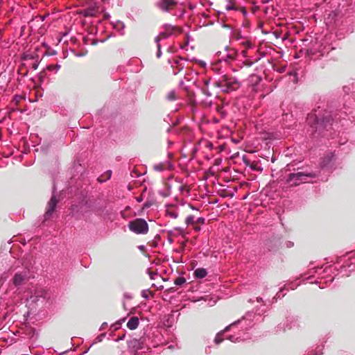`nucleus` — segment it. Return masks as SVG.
<instances>
[{
	"mask_svg": "<svg viewBox=\"0 0 355 355\" xmlns=\"http://www.w3.org/2000/svg\"><path fill=\"white\" fill-rule=\"evenodd\" d=\"M306 122L311 129V134L314 137H319L323 131L331 127L334 119L331 115H317L315 112H309Z\"/></svg>",
	"mask_w": 355,
	"mask_h": 355,
	"instance_id": "f257e3e1",
	"label": "nucleus"
},
{
	"mask_svg": "<svg viewBox=\"0 0 355 355\" xmlns=\"http://www.w3.org/2000/svg\"><path fill=\"white\" fill-rule=\"evenodd\" d=\"M265 306V304H261V307L256 309V312L254 313L252 311H248L246 314L243 317L241 320H238L237 321L234 322L230 325L227 326L223 331L218 333L214 338V343L216 345L220 344L224 339L223 334L225 331H228L229 329L236 327L239 324L245 322V324L242 327V328L247 329L249 327H252L253 325L252 322L251 321V318L254 317L255 315H261V312L265 311L263 307Z\"/></svg>",
	"mask_w": 355,
	"mask_h": 355,
	"instance_id": "f03ea898",
	"label": "nucleus"
},
{
	"mask_svg": "<svg viewBox=\"0 0 355 355\" xmlns=\"http://www.w3.org/2000/svg\"><path fill=\"white\" fill-rule=\"evenodd\" d=\"M213 85L223 92L235 91L240 87V83L235 78L227 76L220 77L218 80L214 81Z\"/></svg>",
	"mask_w": 355,
	"mask_h": 355,
	"instance_id": "7ed1b4c3",
	"label": "nucleus"
},
{
	"mask_svg": "<svg viewBox=\"0 0 355 355\" xmlns=\"http://www.w3.org/2000/svg\"><path fill=\"white\" fill-rule=\"evenodd\" d=\"M318 176L316 172H297L289 173L286 182L291 187H296L300 184L306 182L307 178H315Z\"/></svg>",
	"mask_w": 355,
	"mask_h": 355,
	"instance_id": "20e7f679",
	"label": "nucleus"
},
{
	"mask_svg": "<svg viewBox=\"0 0 355 355\" xmlns=\"http://www.w3.org/2000/svg\"><path fill=\"white\" fill-rule=\"evenodd\" d=\"M60 201V199H58L56 196V187L55 183H53V189H52V195L51 196L50 200H49L46 211L44 214V220H49L53 216V213L55 212L58 204Z\"/></svg>",
	"mask_w": 355,
	"mask_h": 355,
	"instance_id": "39448f33",
	"label": "nucleus"
},
{
	"mask_svg": "<svg viewBox=\"0 0 355 355\" xmlns=\"http://www.w3.org/2000/svg\"><path fill=\"white\" fill-rule=\"evenodd\" d=\"M128 227L130 231L137 234H144L148 231V224L145 219L141 218L130 221Z\"/></svg>",
	"mask_w": 355,
	"mask_h": 355,
	"instance_id": "423d86ee",
	"label": "nucleus"
},
{
	"mask_svg": "<svg viewBox=\"0 0 355 355\" xmlns=\"http://www.w3.org/2000/svg\"><path fill=\"white\" fill-rule=\"evenodd\" d=\"M335 161V154L333 152H329L324 155L320 159L319 165L321 169L324 170L327 169L328 171H331L334 164Z\"/></svg>",
	"mask_w": 355,
	"mask_h": 355,
	"instance_id": "0eeeda50",
	"label": "nucleus"
},
{
	"mask_svg": "<svg viewBox=\"0 0 355 355\" xmlns=\"http://www.w3.org/2000/svg\"><path fill=\"white\" fill-rule=\"evenodd\" d=\"M322 267H318L316 268L315 270V272L318 273V275H320L319 278L321 279H324L326 284L332 283L335 279V277L331 274L333 270L331 266L326 267L324 270H322Z\"/></svg>",
	"mask_w": 355,
	"mask_h": 355,
	"instance_id": "6e6552de",
	"label": "nucleus"
},
{
	"mask_svg": "<svg viewBox=\"0 0 355 355\" xmlns=\"http://www.w3.org/2000/svg\"><path fill=\"white\" fill-rule=\"evenodd\" d=\"M281 244V238L278 236H272L265 242V245L270 252H276Z\"/></svg>",
	"mask_w": 355,
	"mask_h": 355,
	"instance_id": "1a4fd4ad",
	"label": "nucleus"
},
{
	"mask_svg": "<svg viewBox=\"0 0 355 355\" xmlns=\"http://www.w3.org/2000/svg\"><path fill=\"white\" fill-rule=\"evenodd\" d=\"M128 349L133 352H138L144 349V342L142 338H132L128 342Z\"/></svg>",
	"mask_w": 355,
	"mask_h": 355,
	"instance_id": "9d476101",
	"label": "nucleus"
},
{
	"mask_svg": "<svg viewBox=\"0 0 355 355\" xmlns=\"http://www.w3.org/2000/svg\"><path fill=\"white\" fill-rule=\"evenodd\" d=\"M176 4L177 2L175 0H161L156 3V6L162 11L169 12Z\"/></svg>",
	"mask_w": 355,
	"mask_h": 355,
	"instance_id": "9b49d317",
	"label": "nucleus"
},
{
	"mask_svg": "<svg viewBox=\"0 0 355 355\" xmlns=\"http://www.w3.org/2000/svg\"><path fill=\"white\" fill-rule=\"evenodd\" d=\"M174 113L175 112L170 113V114H167L166 118H164V121H166V123H168L170 125V127L168 128V129H167L168 132H170L171 126L177 125L183 119V117L182 116H173Z\"/></svg>",
	"mask_w": 355,
	"mask_h": 355,
	"instance_id": "f8f14e48",
	"label": "nucleus"
},
{
	"mask_svg": "<svg viewBox=\"0 0 355 355\" xmlns=\"http://www.w3.org/2000/svg\"><path fill=\"white\" fill-rule=\"evenodd\" d=\"M69 215L76 220H80L83 216V206L80 205H72L70 207Z\"/></svg>",
	"mask_w": 355,
	"mask_h": 355,
	"instance_id": "ddd939ff",
	"label": "nucleus"
},
{
	"mask_svg": "<svg viewBox=\"0 0 355 355\" xmlns=\"http://www.w3.org/2000/svg\"><path fill=\"white\" fill-rule=\"evenodd\" d=\"M26 278V272H16L12 279V283L15 287L17 288L23 284Z\"/></svg>",
	"mask_w": 355,
	"mask_h": 355,
	"instance_id": "4468645a",
	"label": "nucleus"
},
{
	"mask_svg": "<svg viewBox=\"0 0 355 355\" xmlns=\"http://www.w3.org/2000/svg\"><path fill=\"white\" fill-rule=\"evenodd\" d=\"M98 8L96 5H92L89 7L82 9L80 11V14L84 17H94L98 13Z\"/></svg>",
	"mask_w": 355,
	"mask_h": 355,
	"instance_id": "2eb2a0df",
	"label": "nucleus"
},
{
	"mask_svg": "<svg viewBox=\"0 0 355 355\" xmlns=\"http://www.w3.org/2000/svg\"><path fill=\"white\" fill-rule=\"evenodd\" d=\"M207 270L204 268H198L194 270L193 275L196 279H201L207 275Z\"/></svg>",
	"mask_w": 355,
	"mask_h": 355,
	"instance_id": "dca6fc26",
	"label": "nucleus"
},
{
	"mask_svg": "<svg viewBox=\"0 0 355 355\" xmlns=\"http://www.w3.org/2000/svg\"><path fill=\"white\" fill-rule=\"evenodd\" d=\"M139 324V318L137 316L131 317L127 322V327L130 330L136 329Z\"/></svg>",
	"mask_w": 355,
	"mask_h": 355,
	"instance_id": "f3484780",
	"label": "nucleus"
},
{
	"mask_svg": "<svg viewBox=\"0 0 355 355\" xmlns=\"http://www.w3.org/2000/svg\"><path fill=\"white\" fill-rule=\"evenodd\" d=\"M112 174V171L107 170L97 178V181L99 183H104L111 178Z\"/></svg>",
	"mask_w": 355,
	"mask_h": 355,
	"instance_id": "a211bd4d",
	"label": "nucleus"
},
{
	"mask_svg": "<svg viewBox=\"0 0 355 355\" xmlns=\"http://www.w3.org/2000/svg\"><path fill=\"white\" fill-rule=\"evenodd\" d=\"M225 338L229 340H230L232 343L240 342V341L243 340L245 339L244 338H243L241 336V333H238V334L228 335V336H226Z\"/></svg>",
	"mask_w": 355,
	"mask_h": 355,
	"instance_id": "6ab92c4d",
	"label": "nucleus"
},
{
	"mask_svg": "<svg viewBox=\"0 0 355 355\" xmlns=\"http://www.w3.org/2000/svg\"><path fill=\"white\" fill-rule=\"evenodd\" d=\"M236 60L237 62L236 65L240 68H242L243 66L251 67L254 63L250 59L242 60L237 58Z\"/></svg>",
	"mask_w": 355,
	"mask_h": 355,
	"instance_id": "aec40b11",
	"label": "nucleus"
},
{
	"mask_svg": "<svg viewBox=\"0 0 355 355\" xmlns=\"http://www.w3.org/2000/svg\"><path fill=\"white\" fill-rule=\"evenodd\" d=\"M177 29L178 28L176 26L170 24H165L163 26V31H164L168 36H171Z\"/></svg>",
	"mask_w": 355,
	"mask_h": 355,
	"instance_id": "412c9836",
	"label": "nucleus"
},
{
	"mask_svg": "<svg viewBox=\"0 0 355 355\" xmlns=\"http://www.w3.org/2000/svg\"><path fill=\"white\" fill-rule=\"evenodd\" d=\"M169 36L166 34V33L164 31H162L155 39V42L156 44L159 43L160 40L162 39H166Z\"/></svg>",
	"mask_w": 355,
	"mask_h": 355,
	"instance_id": "4be33fe9",
	"label": "nucleus"
},
{
	"mask_svg": "<svg viewBox=\"0 0 355 355\" xmlns=\"http://www.w3.org/2000/svg\"><path fill=\"white\" fill-rule=\"evenodd\" d=\"M186 282V279L184 277L179 276L174 280V284L178 286H182Z\"/></svg>",
	"mask_w": 355,
	"mask_h": 355,
	"instance_id": "5701e85b",
	"label": "nucleus"
},
{
	"mask_svg": "<svg viewBox=\"0 0 355 355\" xmlns=\"http://www.w3.org/2000/svg\"><path fill=\"white\" fill-rule=\"evenodd\" d=\"M240 44H241V45L244 46L245 48V49H250L252 48V46H253V44H252L251 42H250L248 40H245V39H243Z\"/></svg>",
	"mask_w": 355,
	"mask_h": 355,
	"instance_id": "b1692460",
	"label": "nucleus"
},
{
	"mask_svg": "<svg viewBox=\"0 0 355 355\" xmlns=\"http://www.w3.org/2000/svg\"><path fill=\"white\" fill-rule=\"evenodd\" d=\"M284 291H288V288L286 286H284L282 288H280L279 291L276 294L275 298L276 299H281L283 297L286 293H283Z\"/></svg>",
	"mask_w": 355,
	"mask_h": 355,
	"instance_id": "393cba45",
	"label": "nucleus"
},
{
	"mask_svg": "<svg viewBox=\"0 0 355 355\" xmlns=\"http://www.w3.org/2000/svg\"><path fill=\"white\" fill-rule=\"evenodd\" d=\"M166 214L167 216H168L173 218H177L178 217V213L176 211L166 210Z\"/></svg>",
	"mask_w": 355,
	"mask_h": 355,
	"instance_id": "a878e982",
	"label": "nucleus"
},
{
	"mask_svg": "<svg viewBox=\"0 0 355 355\" xmlns=\"http://www.w3.org/2000/svg\"><path fill=\"white\" fill-rule=\"evenodd\" d=\"M295 320V318L294 316H288L286 318L287 322L292 323ZM293 326H295V324H293V325H292L291 324H286V327L288 329H291Z\"/></svg>",
	"mask_w": 355,
	"mask_h": 355,
	"instance_id": "bb28decb",
	"label": "nucleus"
},
{
	"mask_svg": "<svg viewBox=\"0 0 355 355\" xmlns=\"http://www.w3.org/2000/svg\"><path fill=\"white\" fill-rule=\"evenodd\" d=\"M194 223V216L193 215H189L186 218L185 223L187 224V225H191Z\"/></svg>",
	"mask_w": 355,
	"mask_h": 355,
	"instance_id": "cd10ccee",
	"label": "nucleus"
},
{
	"mask_svg": "<svg viewBox=\"0 0 355 355\" xmlns=\"http://www.w3.org/2000/svg\"><path fill=\"white\" fill-rule=\"evenodd\" d=\"M288 290L290 288L291 290H295L299 286V283L295 282H290L288 285H285Z\"/></svg>",
	"mask_w": 355,
	"mask_h": 355,
	"instance_id": "c85d7f7f",
	"label": "nucleus"
},
{
	"mask_svg": "<svg viewBox=\"0 0 355 355\" xmlns=\"http://www.w3.org/2000/svg\"><path fill=\"white\" fill-rule=\"evenodd\" d=\"M176 96L175 91H171L167 95V99L169 101H174L176 99Z\"/></svg>",
	"mask_w": 355,
	"mask_h": 355,
	"instance_id": "c756f323",
	"label": "nucleus"
},
{
	"mask_svg": "<svg viewBox=\"0 0 355 355\" xmlns=\"http://www.w3.org/2000/svg\"><path fill=\"white\" fill-rule=\"evenodd\" d=\"M148 293H151L149 289L143 290L141 293V297L143 298H144L145 300H148L149 299Z\"/></svg>",
	"mask_w": 355,
	"mask_h": 355,
	"instance_id": "7c9ffc66",
	"label": "nucleus"
},
{
	"mask_svg": "<svg viewBox=\"0 0 355 355\" xmlns=\"http://www.w3.org/2000/svg\"><path fill=\"white\" fill-rule=\"evenodd\" d=\"M154 169L157 171H163L164 168L163 166V165L162 164H155L154 166H153Z\"/></svg>",
	"mask_w": 355,
	"mask_h": 355,
	"instance_id": "2f4dec72",
	"label": "nucleus"
},
{
	"mask_svg": "<svg viewBox=\"0 0 355 355\" xmlns=\"http://www.w3.org/2000/svg\"><path fill=\"white\" fill-rule=\"evenodd\" d=\"M153 203L151 201L147 200L143 205V209H146L150 208L152 206Z\"/></svg>",
	"mask_w": 355,
	"mask_h": 355,
	"instance_id": "473e14b6",
	"label": "nucleus"
},
{
	"mask_svg": "<svg viewBox=\"0 0 355 355\" xmlns=\"http://www.w3.org/2000/svg\"><path fill=\"white\" fill-rule=\"evenodd\" d=\"M239 56H241L245 60L249 59L248 55H247V49L243 50Z\"/></svg>",
	"mask_w": 355,
	"mask_h": 355,
	"instance_id": "72a5a7b5",
	"label": "nucleus"
},
{
	"mask_svg": "<svg viewBox=\"0 0 355 355\" xmlns=\"http://www.w3.org/2000/svg\"><path fill=\"white\" fill-rule=\"evenodd\" d=\"M174 230L178 231V232H179V234H180L182 235V234H184V230H185V229H184V228H183V227H175L174 228Z\"/></svg>",
	"mask_w": 355,
	"mask_h": 355,
	"instance_id": "f704fd0d",
	"label": "nucleus"
},
{
	"mask_svg": "<svg viewBox=\"0 0 355 355\" xmlns=\"http://www.w3.org/2000/svg\"><path fill=\"white\" fill-rule=\"evenodd\" d=\"M147 272L149 275L150 279H155V276L157 275V272H150L149 269L147 270Z\"/></svg>",
	"mask_w": 355,
	"mask_h": 355,
	"instance_id": "c9c22d12",
	"label": "nucleus"
},
{
	"mask_svg": "<svg viewBox=\"0 0 355 355\" xmlns=\"http://www.w3.org/2000/svg\"><path fill=\"white\" fill-rule=\"evenodd\" d=\"M157 57L159 58L162 55V51H161V45L159 43L157 44Z\"/></svg>",
	"mask_w": 355,
	"mask_h": 355,
	"instance_id": "e433bc0d",
	"label": "nucleus"
},
{
	"mask_svg": "<svg viewBox=\"0 0 355 355\" xmlns=\"http://www.w3.org/2000/svg\"><path fill=\"white\" fill-rule=\"evenodd\" d=\"M105 336V333L98 335L96 338V342H101Z\"/></svg>",
	"mask_w": 355,
	"mask_h": 355,
	"instance_id": "4c0bfd02",
	"label": "nucleus"
},
{
	"mask_svg": "<svg viewBox=\"0 0 355 355\" xmlns=\"http://www.w3.org/2000/svg\"><path fill=\"white\" fill-rule=\"evenodd\" d=\"M195 223H200L201 225H203L205 223V218L203 217H199Z\"/></svg>",
	"mask_w": 355,
	"mask_h": 355,
	"instance_id": "58836bf2",
	"label": "nucleus"
},
{
	"mask_svg": "<svg viewBox=\"0 0 355 355\" xmlns=\"http://www.w3.org/2000/svg\"><path fill=\"white\" fill-rule=\"evenodd\" d=\"M121 322H116L111 327H112L114 329H118L121 327Z\"/></svg>",
	"mask_w": 355,
	"mask_h": 355,
	"instance_id": "ea45409f",
	"label": "nucleus"
},
{
	"mask_svg": "<svg viewBox=\"0 0 355 355\" xmlns=\"http://www.w3.org/2000/svg\"><path fill=\"white\" fill-rule=\"evenodd\" d=\"M125 337V333L124 332L121 336H119L117 338L115 339L116 342H119L120 340H122Z\"/></svg>",
	"mask_w": 355,
	"mask_h": 355,
	"instance_id": "a19ab883",
	"label": "nucleus"
},
{
	"mask_svg": "<svg viewBox=\"0 0 355 355\" xmlns=\"http://www.w3.org/2000/svg\"><path fill=\"white\" fill-rule=\"evenodd\" d=\"M160 239H161V236H160L159 234H156V235H155V243L153 244V246H154V247H157V241L159 240Z\"/></svg>",
	"mask_w": 355,
	"mask_h": 355,
	"instance_id": "79ce46f5",
	"label": "nucleus"
},
{
	"mask_svg": "<svg viewBox=\"0 0 355 355\" xmlns=\"http://www.w3.org/2000/svg\"><path fill=\"white\" fill-rule=\"evenodd\" d=\"M206 147L209 150H212L214 148V144L211 141H208L206 144Z\"/></svg>",
	"mask_w": 355,
	"mask_h": 355,
	"instance_id": "37998d69",
	"label": "nucleus"
},
{
	"mask_svg": "<svg viewBox=\"0 0 355 355\" xmlns=\"http://www.w3.org/2000/svg\"><path fill=\"white\" fill-rule=\"evenodd\" d=\"M123 297H124V298L128 299V300H130L132 297V295L130 293H125L123 294Z\"/></svg>",
	"mask_w": 355,
	"mask_h": 355,
	"instance_id": "c03bdc74",
	"label": "nucleus"
},
{
	"mask_svg": "<svg viewBox=\"0 0 355 355\" xmlns=\"http://www.w3.org/2000/svg\"><path fill=\"white\" fill-rule=\"evenodd\" d=\"M106 327H107V322H103V323L101 324V327H100L99 330H100V331L103 330Z\"/></svg>",
	"mask_w": 355,
	"mask_h": 355,
	"instance_id": "a18cd8bd",
	"label": "nucleus"
},
{
	"mask_svg": "<svg viewBox=\"0 0 355 355\" xmlns=\"http://www.w3.org/2000/svg\"><path fill=\"white\" fill-rule=\"evenodd\" d=\"M159 194L164 198L168 196L167 193H166L164 191H159Z\"/></svg>",
	"mask_w": 355,
	"mask_h": 355,
	"instance_id": "49530a36",
	"label": "nucleus"
},
{
	"mask_svg": "<svg viewBox=\"0 0 355 355\" xmlns=\"http://www.w3.org/2000/svg\"><path fill=\"white\" fill-rule=\"evenodd\" d=\"M38 67V63L37 62H34L32 65V68L35 70L37 69Z\"/></svg>",
	"mask_w": 355,
	"mask_h": 355,
	"instance_id": "de8ad7c7",
	"label": "nucleus"
},
{
	"mask_svg": "<svg viewBox=\"0 0 355 355\" xmlns=\"http://www.w3.org/2000/svg\"><path fill=\"white\" fill-rule=\"evenodd\" d=\"M136 200L138 202H141L143 201V197L142 196H138L136 198Z\"/></svg>",
	"mask_w": 355,
	"mask_h": 355,
	"instance_id": "09e8293b",
	"label": "nucleus"
},
{
	"mask_svg": "<svg viewBox=\"0 0 355 355\" xmlns=\"http://www.w3.org/2000/svg\"><path fill=\"white\" fill-rule=\"evenodd\" d=\"M286 246H287L288 248H291V247H293V242H291V241H288V242L286 243Z\"/></svg>",
	"mask_w": 355,
	"mask_h": 355,
	"instance_id": "8fccbe9b",
	"label": "nucleus"
},
{
	"mask_svg": "<svg viewBox=\"0 0 355 355\" xmlns=\"http://www.w3.org/2000/svg\"><path fill=\"white\" fill-rule=\"evenodd\" d=\"M189 207H191V209L192 210H196V211H198L199 210V209L198 207L193 206V205H189Z\"/></svg>",
	"mask_w": 355,
	"mask_h": 355,
	"instance_id": "3c124183",
	"label": "nucleus"
},
{
	"mask_svg": "<svg viewBox=\"0 0 355 355\" xmlns=\"http://www.w3.org/2000/svg\"><path fill=\"white\" fill-rule=\"evenodd\" d=\"M212 121L214 123H218L219 122V120L216 117H213Z\"/></svg>",
	"mask_w": 355,
	"mask_h": 355,
	"instance_id": "603ef678",
	"label": "nucleus"
},
{
	"mask_svg": "<svg viewBox=\"0 0 355 355\" xmlns=\"http://www.w3.org/2000/svg\"><path fill=\"white\" fill-rule=\"evenodd\" d=\"M235 38L237 40H240L242 39V37H241L240 34L239 33H237L236 35H235Z\"/></svg>",
	"mask_w": 355,
	"mask_h": 355,
	"instance_id": "864d4df0",
	"label": "nucleus"
},
{
	"mask_svg": "<svg viewBox=\"0 0 355 355\" xmlns=\"http://www.w3.org/2000/svg\"><path fill=\"white\" fill-rule=\"evenodd\" d=\"M256 300H257V302H259V303H260V302H263V299H262V297H257V299H256Z\"/></svg>",
	"mask_w": 355,
	"mask_h": 355,
	"instance_id": "5fc2aeb1",
	"label": "nucleus"
},
{
	"mask_svg": "<svg viewBox=\"0 0 355 355\" xmlns=\"http://www.w3.org/2000/svg\"><path fill=\"white\" fill-rule=\"evenodd\" d=\"M125 318H123L120 319L118 322H121V324H122L123 322H125Z\"/></svg>",
	"mask_w": 355,
	"mask_h": 355,
	"instance_id": "6e6d98bb",
	"label": "nucleus"
},
{
	"mask_svg": "<svg viewBox=\"0 0 355 355\" xmlns=\"http://www.w3.org/2000/svg\"><path fill=\"white\" fill-rule=\"evenodd\" d=\"M209 80H205V86H207V85H208V84H209Z\"/></svg>",
	"mask_w": 355,
	"mask_h": 355,
	"instance_id": "4d7b16f0",
	"label": "nucleus"
},
{
	"mask_svg": "<svg viewBox=\"0 0 355 355\" xmlns=\"http://www.w3.org/2000/svg\"><path fill=\"white\" fill-rule=\"evenodd\" d=\"M220 113L222 114V116H223V117H225V114H226V112H220Z\"/></svg>",
	"mask_w": 355,
	"mask_h": 355,
	"instance_id": "13d9d810",
	"label": "nucleus"
},
{
	"mask_svg": "<svg viewBox=\"0 0 355 355\" xmlns=\"http://www.w3.org/2000/svg\"><path fill=\"white\" fill-rule=\"evenodd\" d=\"M173 230H168V234L171 235L173 234Z\"/></svg>",
	"mask_w": 355,
	"mask_h": 355,
	"instance_id": "bf43d9fd",
	"label": "nucleus"
},
{
	"mask_svg": "<svg viewBox=\"0 0 355 355\" xmlns=\"http://www.w3.org/2000/svg\"><path fill=\"white\" fill-rule=\"evenodd\" d=\"M144 248H145V246H144V245H141V246H139V249L142 250V249H144Z\"/></svg>",
	"mask_w": 355,
	"mask_h": 355,
	"instance_id": "052dcab7",
	"label": "nucleus"
},
{
	"mask_svg": "<svg viewBox=\"0 0 355 355\" xmlns=\"http://www.w3.org/2000/svg\"><path fill=\"white\" fill-rule=\"evenodd\" d=\"M319 287H320V288H324V286H321V285H319Z\"/></svg>",
	"mask_w": 355,
	"mask_h": 355,
	"instance_id": "680f3d73",
	"label": "nucleus"
},
{
	"mask_svg": "<svg viewBox=\"0 0 355 355\" xmlns=\"http://www.w3.org/2000/svg\"><path fill=\"white\" fill-rule=\"evenodd\" d=\"M67 351H65L64 352L61 353L60 355H62V354H67Z\"/></svg>",
	"mask_w": 355,
	"mask_h": 355,
	"instance_id": "e2e57ef3",
	"label": "nucleus"
},
{
	"mask_svg": "<svg viewBox=\"0 0 355 355\" xmlns=\"http://www.w3.org/2000/svg\"><path fill=\"white\" fill-rule=\"evenodd\" d=\"M195 230H196V231H198V230H200V227H196V228H195Z\"/></svg>",
	"mask_w": 355,
	"mask_h": 355,
	"instance_id": "0e129e2a",
	"label": "nucleus"
},
{
	"mask_svg": "<svg viewBox=\"0 0 355 355\" xmlns=\"http://www.w3.org/2000/svg\"><path fill=\"white\" fill-rule=\"evenodd\" d=\"M168 241L170 243L173 242V239H169Z\"/></svg>",
	"mask_w": 355,
	"mask_h": 355,
	"instance_id": "69168bd1",
	"label": "nucleus"
}]
</instances>
